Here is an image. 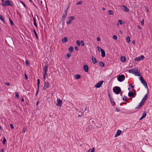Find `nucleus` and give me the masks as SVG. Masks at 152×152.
<instances>
[{
	"label": "nucleus",
	"mask_w": 152,
	"mask_h": 152,
	"mask_svg": "<svg viewBox=\"0 0 152 152\" xmlns=\"http://www.w3.org/2000/svg\"><path fill=\"white\" fill-rule=\"evenodd\" d=\"M14 4L9 0H6L3 3H1V5L4 7L7 6H10L13 7Z\"/></svg>",
	"instance_id": "nucleus-1"
},
{
	"label": "nucleus",
	"mask_w": 152,
	"mask_h": 152,
	"mask_svg": "<svg viewBox=\"0 0 152 152\" xmlns=\"http://www.w3.org/2000/svg\"><path fill=\"white\" fill-rule=\"evenodd\" d=\"M113 92L116 94H118L121 92V90L120 87L118 86H116L113 88Z\"/></svg>",
	"instance_id": "nucleus-2"
},
{
	"label": "nucleus",
	"mask_w": 152,
	"mask_h": 152,
	"mask_svg": "<svg viewBox=\"0 0 152 152\" xmlns=\"http://www.w3.org/2000/svg\"><path fill=\"white\" fill-rule=\"evenodd\" d=\"M139 79L141 83L142 84L145 88H148L147 83L145 80L144 79L143 77L142 76H140L139 78Z\"/></svg>",
	"instance_id": "nucleus-3"
},
{
	"label": "nucleus",
	"mask_w": 152,
	"mask_h": 152,
	"mask_svg": "<svg viewBox=\"0 0 152 152\" xmlns=\"http://www.w3.org/2000/svg\"><path fill=\"white\" fill-rule=\"evenodd\" d=\"M125 76L124 75H119L117 77L118 80L120 82H121L125 79Z\"/></svg>",
	"instance_id": "nucleus-4"
},
{
	"label": "nucleus",
	"mask_w": 152,
	"mask_h": 152,
	"mask_svg": "<svg viewBox=\"0 0 152 152\" xmlns=\"http://www.w3.org/2000/svg\"><path fill=\"white\" fill-rule=\"evenodd\" d=\"M95 121L96 120L94 119L90 118L89 120V122L90 124L93 123L95 126H96L98 128H99L101 127V125H99V126H98L95 124V123L94 122H95Z\"/></svg>",
	"instance_id": "nucleus-5"
},
{
	"label": "nucleus",
	"mask_w": 152,
	"mask_h": 152,
	"mask_svg": "<svg viewBox=\"0 0 152 152\" xmlns=\"http://www.w3.org/2000/svg\"><path fill=\"white\" fill-rule=\"evenodd\" d=\"M68 19L69 20L66 22V23L68 25L69 24L72 23V21L75 19V17L74 16L69 17H68Z\"/></svg>",
	"instance_id": "nucleus-6"
},
{
	"label": "nucleus",
	"mask_w": 152,
	"mask_h": 152,
	"mask_svg": "<svg viewBox=\"0 0 152 152\" xmlns=\"http://www.w3.org/2000/svg\"><path fill=\"white\" fill-rule=\"evenodd\" d=\"M145 58V57L144 56L142 55L136 58L134 60L136 61H138L143 60Z\"/></svg>",
	"instance_id": "nucleus-7"
},
{
	"label": "nucleus",
	"mask_w": 152,
	"mask_h": 152,
	"mask_svg": "<svg viewBox=\"0 0 152 152\" xmlns=\"http://www.w3.org/2000/svg\"><path fill=\"white\" fill-rule=\"evenodd\" d=\"M103 82V81H101L99 82H98L96 85H95V87L97 88H100Z\"/></svg>",
	"instance_id": "nucleus-8"
},
{
	"label": "nucleus",
	"mask_w": 152,
	"mask_h": 152,
	"mask_svg": "<svg viewBox=\"0 0 152 152\" xmlns=\"http://www.w3.org/2000/svg\"><path fill=\"white\" fill-rule=\"evenodd\" d=\"M50 84L48 82H46L44 83V86L43 87V90H45L46 89L48 88L49 87Z\"/></svg>",
	"instance_id": "nucleus-9"
},
{
	"label": "nucleus",
	"mask_w": 152,
	"mask_h": 152,
	"mask_svg": "<svg viewBox=\"0 0 152 152\" xmlns=\"http://www.w3.org/2000/svg\"><path fill=\"white\" fill-rule=\"evenodd\" d=\"M62 101L59 99H57V103H56V105L57 106H59L60 107L61 106V104H62Z\"/></svg>",
	"instance_id": "nucleus-10"
},
{
	"label": "nucleus",
	"mask_w": 152,
	"mask_h": 152,
	"mask_svg": "<svg viewBox=\"0 0 152 152\" xmlns=\"http://www.w3.org/2000/svg\"><path fill=\"white\" fill-rule=\"evenodd\" d=\"M136 95V93L134 94V93L131 91H130L128 94L129 96L132 97H134Z\"/></svg>",
	"instance_id": "nucleus-11"
},
{
	"label": "nucleus",
	"mask_w": 152,
	"mask_h": 152,
	"mask_svg": "<svg viewBox=\"0 0 152 152\" xmlns=\"http://www.w3.org/2000/svg\"><path fill=\"white\" fill-rule=\"evenodd\" d=\"M83 69L86 72H87L88 70V66L87 65H84Z\"/></svg>",
	"instance_id": "nucleus-12"
},
{
	"label": "nucleus",
	"mask_w": 152,
	"mask_h": 152,
	"mask_svg": "<svg viewBox=\"0 0 152 152\" xmlns=\"http://www.w3.org/2000/svg\"><path fill=\"white\" fill-rule=\"evenodd\" d=\"M121 133V131L120 130H118L116 132V134H115V137H117L119 136L120 135Z\"/></svg>",
	"instance_id": "nucleus-13"
},
{
	"label": "nucleus",
	"mask_w": 152,
	"mask_h": 152,
	"mask_svg": "<svg viewBox=\"0 0 152 152\" xmlns=\"http://www.w3.org/2000/svg\"><path fill=\"white\" fill-rule=\"evenodd\" d=\"M100 52L101 53V56L102 57H104L105 56V53L104 50L103 49H102L100 50Z\"/></svg>",
	"instance_id": "nucleus-14"
},
{
	"label": "nucleus",
	"mask_w": 152,
	"mask_h": 152,
	"mask_svg": "<svg viewBox=\"0 0 152 152\" xmlns=\"http://www.w3.org/2000/svg\"><path fill=\"white\" fill-rule=\"evenodd\" d=\"M92 60L94 64H95L97 63V61L96 59L93 56H92Z\"/></svg>",
	"instance_id": "nucleus-15"
},
{
	"label": "nucleus",
	"mask_w": 152,
	"mask_h": 152,
	"mask_svg": "<svg viewBox=\"0 0 152 152\" xmlns=\"http://www.w3.org/2000/svg\"><path fill=\"white\" fill-rule=\"evenodd\" d=\"M147 98H148V94H147L145 95L144 98H143V99H142V102H143L145 103V102L146 101V100Z\"/></svg>",
	"instance_id": "nucleus-16"
},
{
	"label": "nucleus",
	"mask_w": 152,
	"mask_h": 152,
	"mask_svg": "<svg viewBox=\"0 0 152 152\" xmlns=\"http://www.w3.org/2000/svg\"><path fill=\"white\" fill-rule=\"evenodd\" d=\"M134 74L136 76H141V73H139L137 70L136 72L134 71Z\"/></svg>",
	"instance_id": "nucleus-17"
},
{
	"label": "nucleus",
	"mask_w": 152,
	"mask_h": 152,
	"mask_svg": "<svg viewBox=\"0 0 152 152\" xmlns=\"http://www.w3.org/2000/svg\"><path fill=\"white\" fill-rule=\"evenodd\" d=\"M68 41V39L67 37H64L62 39V41L63 43L66 42Z\"/></svg>",
	"instance_id": "nucleus-18"
},
{
	"label": "nucleus",
	"mask_w": 152,
	"mask_h": 152,
	"mask_svg": "<svg viewBox=\"0 0 152 152\" xmlns=\"http://www.w3.org/2000/svg\"><path fill=\"white\" fill-rule=\"evenodd\" d=\"M110 101L111 104H112V105L113 106H114L115 105V102H114L113 98H110Z\"/></svg>",
	"instance_id": "nucleus-19"
},
{
	"label": "nucleus",
	"mask_w": 152,
	"mask_h": 152,
	"mask_svg": "<svg viewBox=\"0 0 152 152\" xmlns=\"http://www.w3.org/2000/svg\"><path fill=\"white\" fill-rule=\"evenodd\" d=\"M146 113L145 112L143 113L141 117L139 119V120H141L145 118L146 116Z\"/></svg>",
	"instance_id": "nucleus-20"
},
{
	"label": "nucleus",
	"mask_w": 152,
	"mask_h": 152,
	"mask_svg": "<svg viewBox=\"0 0 152 152\" xmlns=\"http://www.w3.org/2000/svg\"><path fill=\"white\" fill-rule=\"evenodd\" d=\"M122 6L124 9L125 10V11L126 12H129V10L127 8V7L126 6L123 5Z\"/></svg>",
	"instance_id": "nucleus-21"
},
{
	"label": "nucleus",
	"mask_w": 152,
	"mask_h": 152,
	"mask_svg": "<svg viewBox=\"0 0 152 152\" xmlns=\"http://www.w3.org/2000/svg\"><path fill=\"white\" fill-rule=\"evenodd\" d=\"M121 61L122 62H124L126 60V58L125 56H122L121 58Z\"/></svg>",
	"instance_id": "nucleus-22"
},
{
	"label": "nucleus",
	"mask_w": 152,
	"mask_h": 152,
	"mask_svg": "<svg viewBox=\"0 0 152 152\" xmlns=\"http://www.w3.org/2000/svg\"><path fill=\"white\" fill-rule=\"evenodd\" d=\"M99 64L100 67H103L104 66V63L102 61H99Z\"/></svg>",
	"instance_id": "nucleus-23"
},
{
	"label": "nucleus",
	"mask_w": 152,
	"mask_h": 152,
	"mask_svg": "<svg viewBox=\"0 0 152 152\" xmlns=\"http://www.w3.org/2000/svg\"><path fill=\"white\" fill-rule=\"evenodd\" d=\"M73 47L72 46H71L69 47L68 49V50L70 53H72L73 51Z\"/></svg>",
	"instance_id": "nucleus-24"
},
{
	"label": "nucleus",
	"mask_w": 152,
	"mask_h": 152,
	"mask_svg": "<svg viewBox=\"0 0 152 152\" xmlns=\"http://www.w3.org/2000/svg\"><path fill=\"white\" fill-rule=\"evenodd\" d=\"M33 20L34 21V24L36 27H37V25L36 23V19L35 18H33Z\"/></svg>",
	"instance_id": "nucleus-25"
},
{
	"label": "nucleus",
	"mask_w": 152,
	"mask_h": 152,
	"mask_svg": "<svg viewBox=\"0 0 152 152\" xmlns=\"http://www.w3.org/2000/svg\"><path fill=\"white\" fill-rule=\"evenodd\" d=\"M33 31H34V35H35L37 39H38V37L37 36V34L35 30L34 29Z\"/></svg>",
	"instance_id": "nucleus-26"
},
{
	"label": "nucleus",
	"mask_w": 152,
	"mask_h": 152,
	"mask_svg": "<svg viewBox=\"0 0 152 152\" xmlns=\"http://www.w3.org/2000/svg\"><path fill=\"white\" fill-rule=\"evenodd\" d=\"M0 19L2 21L3 23H4L5 21L4 19V18L2 17L1 15H0Z\"/></svg>",
	"instance_id": "nucleus-27"
},
{
	"label": "nucleus",
	"mask_w": 152,
	"mask_h": 152,
	"mask_svg": "<svg viewBox=\"0 0 152 152\" xmlns=\"http://www.w3.org/2000/svg\"><path fill=\"white\" fill-rule=\"evenodd\" d=\"M37 88H38V89H39V84H40V83L39 79H38L37 80Z\"/></svg>",
	"instance_id": "nucleus-28"
},
{
	"label": "nucleus",
	"mask_w": 152,
	"mask_h": 152,
	"mask_svg": "<svg viewBox=\"0 0 152 152\" xmlns=\"http://www.w3.org/2000/svg\"><path fill=\"white\" fill-rule=\"evenodd\" d=\"M108 12L109 15H113V12L111 10H109L108 11Z\"/></svg>",
	"instance_id": "nucleus-29"
},
{
	"label": "nucleus",
	"mask_w": 152,
	"mask_h": 152,
	"mask_svg": "<svg viewBox=\"0 0 152 152\" xmlns=\"http://www.w3.org/2000/svg\"><path fill=\"white\" fill-rule=\"evenodd\" d=\"M9 21L12 26H13L14 25V23L12 20L10 18H9Z\"/></svg>",
	"instance_id": "nucleus-30"
},
{
	"label": "nucleus",
	"mask_w": 152,
	"mask_h": 152,
	"mask_svg": "<svg viewBox=\"0 0 152 152\" xmlns=\"http://www.w3.org/2000/svg\"><path fill=\"white\" fill-rule=\"evenodd\" d=\"M94 148H93L92 149H90L88 151V152H94Z\"/></svg>",
	"instance_id": "nucleus-31"
},
{
	"label": "nucleus",
	"mask_w": 152,
	"mask_h": 152,
	"mask_svg": "<svg viewBox=\"0 0 152 152\" xmlns=\"http://www.w3.org/2000/svg\"><path fill=\"white\" fill-rule=\"evenodd\" d=\"M80 75L79 74H77L75 75V78L76 79H79L80 77Z\"/></svg>",
	"instance_id": "nucleus-32"
},
{
	"label": "nucleus",
	"mask_w": 152,
	"mask_h": 152,
	"mask_svg": "<svg viewBox=\"0 0 152 152\" xmlns=\"http://www.w3.org/2000/svg\"><path fill=\"white\" fill-rule=\"evenodd\" d=\"M123 99V100L125 101L126 102H127L128 101L127 100V97L125 96H124Z\"/></svg>",
	"instance_id": "nucleus-33"
},
{
	"label": "nucleus",
	"mask_w": 152,
	"mask_h": 152,
	"mask_svg": "<svg viewBox=\"0 0 152 152\" xmlns=\"http://www.w3.org/2000/svg\"><path fill=\"white\" fill-rule=\"evenodd\" d=\"M126 41L128 42V43H129L130 42V37L129 36L127 37L126 38Z\"/></svg>",
	"instance_id": "nucleus-34"
},
{
	"label": "nucleus",
	"mask_w": 152,
	"mask_h": 152,
	"mask_svg": "<svg viewBox=\"0 0 152 152\" xmlns=\"http://www.w3.org/2000/svg\"><path fill=\"white\" fill-rule=\"evenodd\" d=\"M134 71L132 70V69H129V72L130 73H132L133 74H134Z\"/></svg>",
	"instance_id": "nucleus-35"
},
{
	"label": "nucleus",
	"mask_w": 152,
	"mask_h": 152,
	"mask_svg": "<svg viewBox=\"0 0 152 152\" xmlns=\"http://www.w3.org/2000/svg\"><path fill=\"white\" fill-rule=\"evenodd\" d=\"M48 67L47 66H46L45 67V68H44V72H47V70H48Z\"/></svg>",
	"instance_id": "nucleus-36"
},
{
	"label": "nucleus",
	"mask_w": 152,
	"mask_h": 152,
	"mask_svg": "<svg viewBox=\"0 0 152 152\" xmlns=\"http://www.w3.org/2000/svg\"><path fill=\"white\" fill-rule=\"evenodd\" d=\"M7 142V140L5 137H4L3 140V145L5 144V142Z\"/></svg>",
	"instance_id": "nucleus-37"
},
{
	"label": "nucleus",
	"mask_w": 152,
	"mask_h": 152,
	"mask_svg": "<svg viewBox=\"0 0 152 152\" xmlns=\"http://www.w3.org/2000/svg\"><path fill=\"white\" fill-rule=\"evenodd\" d=\"M15 97H16L17 99H18L19 98V95H18V92H15Z\"/></svg>",
	"instance_id": "nucleus-38"
},
{
	"label": "nucleus",
	"mask_w": 152,
	"mask_h": 152,
	"mask_svg": "<svg viewBox=\"0 0 152 152\" xmlns=\"http://www.w3.org/2000/svg\"><path fill=\"white\" fill-rule=\"evenodd\" d=\"M82 1H80L79 2H77L76 3L77 5H80L82 4Z\"/></svg>",
	"instance_id": "nucleus-39"
},
{
	"label": "nucleus",
	"mask_w": 152,
	"mask_h": 152,
	"mask_svg": "<svg viewBox=\"0 0 152 152\" xmlns=\"http://www.w3.org/2000/svg\"><path fill=\"white\" fill-rule=\"evenodd\" d=\"M113 39L116 40L117 39V37L115 35H114L113 36Z\"/></svg>",
	"instance_id": "nucleus-40"
},
{
	"label": "nucleus",
	"mask_w": 152,
	"mask_h": 152,
	"mask_svg": "<svg viewBox=\"0 0 152 152\" xmlns=\"http://www.w3.org/2000/svg\"><path fill=\"white\" fill-rule=\"evenodd\" d=\"M67 12H64V14H63V16L66 18V16L67 15Z\"/></svg>",
	"instance_id": "nucleus-41"
},
{
	"label": "nucleus",
	"mask_w": 152,
	"mask_h": 152,
	"mask_svg": "<svg viewBox=\"0 0 152 152\" xmlns=\"http://www.w3.org/2000/svg\"><path fill=\"white\" fill-rule=\"evenodd\" d=\"M80 43H81V46H84V43L83 41H81Z\"/></svg>",
	"instance_id": "nucleus-42"
},
{
	"label": "nucleus",
	"mask_w": 152,
	"mask_h": 152,
	"mask_svg": "<svg viewBox=\"0 0 152 152\" xmlns=\"http://www.w3.org/2000/svg\"><path fill=\"white\" fill-rule=\"evenodd\" d=\"M76 43L78 46H80V42L79 40H77L76 42Z\"/></svg>",
	"instance_id": "nucleus-43"
},
{
	"label": "nucleus",
	"mask_w": 152,
	"mask_h": 152,
	"mask_svg": "<svg viewBox=\"0 0 152 152\" xmlns=\"http://www.w3.org/2000/svg\"><path fill=\"white\" fill-rule=\"evenodd\" d=\"M118 22L120 23V25H121L122 24L124 23H122V20H118Z\"/></svg>",
	"instance_id": "nucleus-44"
},
{
	"label": "nucleus",
	"mask_w": 152,
	"mask_h": 152,
	"mask_svg": "<svg viewBox=\"0 0 152 152\" xmlns=\"http://www.w3.org/2000/svg\"><path fill=\"white\" fill-rule=\"evenodd\" d=\"M26 64V66H28L29 65V63L28 61L27 60H26L25 61Z\"/></svg>",
	"instance_id": "nucleus-45"
},
{
	"label": "nucleus",
	"mask_w": 152,
	"mask_h": 152,
	"mask_svg": "<svg viewBox=\"0 0 152 152\" xmlns=\"http://www.w3.org/2000/svg\"><path fill=\"white\" fill-rule=\"evenodd\" d=\"M144 102H142V101H141V102L139 103V105H141V107L143 105L144 103Z\"/></svg>",
	"instance_id": "nucleus-46"
},
{
	"label": "nucleus",
	"mask_w": 152,
	"mask_h": 152,
	"mask_svg": "<svg viewBox=\"0 0 152 152\" xmlns=\"http://www.w3.org/2000/svg\"><path fill=\"white\" fill-rule=\"evenodd\" d=\"M20 3H22V4L23 5V6L25 7H26V5H25V3L23 2V1H20Z\"/></svg>",
	"instance_id": "nucleus-47"
},
{
	"label": "nucleus",
	"mask_w": 152,
	"mask_h": 152,
	"mask_svg": "<svg viewBox=\"0 0 152 152\" xmlns=\"http://www.w3.org/2000/svg\"><path fill=\"white\" fill-rule=\"evenodd\" d=\"M71 56V54H70L69 53H68L66 55V56L68 57V58L70 57Z\"/></svg>",
	"instance_id": "nucleus-48"
},
{
	"label": "nucleus",
	"mask_w": 152,
	"mask_h": 152,
	"mask_svg": "<svg viewBox=\"0 0 152 152\" xmlns=\"http://www.w3.org/2000/svg\"><path fill=\"white\" fill-rule=\"evenodd\" d=\"M66 18V17H64L62 16L61 20L63 22L65 20Z\"/></svg>",
	"instance_id": "nucleus-49"
},
{
	"label": "nucleus",
	"mask_w": 152,
	"mask_h": 152,
	"mask_svg": "<svg viewBox=\"0 0 152 152\" xmlns=\"http://www.w3.org/2000/svg\"><path fill=\"white\" fill-rule=\"evenodd\" d=\"M141 24L142 26L144 24V20L143 19L141 21Z\"/></svg>",
	"instance_id": "nucleus-50"
},
{
	"label": "nucleus",
	"mask_w": 152,
	"mask_h": 152,
	"mask_svg": "<svg viewBox=\"0 0 152 152\" xmlns=\"http://www.w3.org/2000/svg\"><path fill=\"white\" fill-rule=\"evenodd\" d=\"M10 127L11 128H12V129H13L14 128V127L13 125L12 124H10Z\"/></svg>",
	"instance_id": "nucleus-51"
},
{
	"label": "nucleus",
	"mask_w": 152,
	"mask_h": 152,
	"mask_svg": "<svg viewBox=\"0 0 152 152\" xmlns=\"http://www.w3.org/2000/svg\"><path fill=\"white\" fill-rule=\"evenodd\" d=\"M25 79L26 80L28 79V76L26 74H25Z\"/></svg>",
	"instance_id": "nucleus-52"
},
{
	"label": "nucleus",
	"mask_w": 152,
	"mask_h": 152,
	"mask_svg": "<svg viewBox=\"0 0 152 152\" xmlns=\"http://www.w3.org/2000/svg\"><path fill=\"white\" fill-rule=\"evenodd\" d=\"M97 48L98 49L99 51H100V50H101L102 49L100 47H98Z\"/></svg>",
	"instance_id": "nucleus-53"
},
{
	"label": "nucleus",
	"mask_w": 152,
	"mask_h": 152,
	"mask_svg": "<svg viewBox=\"0 0 152 152\" xmlns=\"http://www.w3.org/2000/svg\"><path fill=\"white\" fill-rule=\"evenodd\" d=\"M108 96H109V99H110V98H112V97L110 96V94L109 92L108 93Z\"/></svg>",
	"instance_id": "nucleus-54"
},
{
	"label": "nucleus",
	"mask_w": 152,
	"mask_h": 152,
	"mask_svg": "<svg viewBox=\"0 0 152 152\" xmlns=\"http://www.w3.org/2000/svg\"><path fill=\"white\" fill-rule=\"evenodd\" d=\"M97 40L98 41H99L101 40V39L99 37H97Z\"/></svg>",
	"instance_id": "nucleus-55"
},
{
	"label": "nucleus",
	"mask_w": 152,
	"mask_h": 152,
	"mask_svg": "<svg viewBox=\"0 0 152 152\" xmlns=\"http://www.w3.org/2000/svg\"><path fill=\"white\" fill-rule=\"evenodd\" d=\"M116 110L117 112H119L120 110V109L119 108H116Z\"/></svg>",
	"instance_id": "nucleus-56"
},
{
	"label": "nucleus",
	"mask_w": 152,
	"mask_h": 152,
	"mask_svg": "<svg viewBox=\"0 0 152 152\" xmlns=\"http://www.w3.org/2000/svg\"><path fill=\"white\" fill-rule=\"evenodd\" d=\"M141 107V105H138L137 107H135V109L139 108Z\"/></svg>",
	"instance_id": "nucleus-57"
},
{
	"label": "nucleus",
	"mask_w": 152,
	"mask_h": 152,
	"mask_svg": "<svg viewBox=\"0 0 152 152\" xmlns=\"http://www.w3.org/2000/svg\"><path fill=\"white\" fill-rule=\"evenodd\" d=\"M75 48L76 50H78V48L77 46H75Z\"/></svg>",
	"instance_id": "nucleus-58"
},
{
	"label": "nucleus",
	"mask_w": 152,
	"mask_h": 152,
	"mask_svg": "<svg viewBox=\"0 0 152 152\" xmlns=\"http://www.w3.org/2000/svg\"><path fill=\"white\" fill-rule=\"evenodd\" d=\"M38 88V89H37V91H36V96H37V95L38 93L39 92V89H38V88Z\"/></svg>",
	"instance_id": "nucleus-59"
},
{
	"label": "nucleus",
	"mask_w": 152,
	"mask_h": 152,
	"mask_svg": "<svg viewBox=\"0 0 152 152\" xmlns=\"http://www.w3.org/2000/svg\"><path fill=\"white\" fill-rule=\"evenodd\" d=\"M47 75V72H45L44 74L43 75V76H44L45 77H46Z\"/></svg>",
	"instance_id": "nucleus-60"
},
{
	"label": "nucleus",
	"mask_w": 152,
	"mask_h": 152,
	"mask_svg": "<svg viewBox=\"0 0 152 152\" xmlns=\"http://www.w3.org/2000/svg\"><path fill=\"white\" fill-rule=\"evenodd\" d=\"M6 84L7 86L10 85V83L9 82H7L6 83Z\"/></svg>",
	"instance_id": "nucleus-61"
},
{
	"label": "nucleus",
	"mask_w": 152,
	"mask_h": 152,
	"mask_svg": "<svg viewBox=\"0 0 152 152\" xmlns=\"http://www.w3.org/2000/svg\"><path fill=\"white\" fill-rule=\"evenodd\" d=\"M132 43L134 45L135 44V41H134V40L133 41H132Z\"/></svg>",
	"instance_id": "nucleus-62"
},
{
	"label": "nucleus",
	"mask_w": 152,
	"mask_h": 152,
	"mask_svg": "<svg viewBox=\"0 0 152 152\" xmlns=\"http://www.w3.org/2000/svg\"><path fill=\"white\" fill-rule=\"evenodd\" d=\"M68 8H67V9H66V10H65L64 12L67 13V11H68Z\"/></svg>",
	"instance_id": "nucleus-63"
},
{
	"label": "nucleus",
	"mask_w": 152,
	"mask_h": 152,
	"mask_svg": "<svg viewBox=\"0 0 152 152\" xmlns=\"http://www.w3.org/2000/svg\"><path fill=\"white\" fill-rule=\"evenodd\" d=\"M68 8H67V9H66V10H65L64 12L67 13V11H68Z\"/></svg>",
	"instance_id": "nucleus-64"
}]
</instances>
